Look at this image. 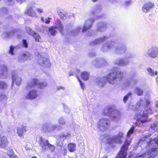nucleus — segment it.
Here are the masks:
<instances>
[{
  "instance_id": "1",
  "label": "nucleus",
  "mask_w": 158,
  "mask_h": 158,
  "mask_svg": "<svg viewBox=\"0 0 158 158\" xmlns=\"http://www.w3.org/2000/svg\"><path fill=\"white\" fill-rule=\"evenodd\" d=\"M150 104V100L146 98L144 100L140 99L139 101L137 103L136 108L134 109V110L137 111V113L135 114V118L137 120L135 123L137 126H141L143 123L149 121L148 114L141 109L143 108L147 111V109H146V108H147Z\"/></svg>"
},
{
  "instance_id": "2",
  "label": "nucleus",
  "mask_w": 158,
  "mask_h": 158,
  "mask_svg": "<svg viewBox=\"0 0 158 158\" xmlns=\"http://www.w3.org/2000/svg\"><path fill=\"white\" fill-rule=\"evenodd\" d=\"M123 76V73L120 71L115 70L110 73L106 77L98 78L96 79V84L100 87H103L106 84V80L109 83L114 84L118 81H119Z\"/></svg>"
},
{
  "instance_id": "3",
  "label": "nucleus",
  "mask_w": 158,
  "mask_h": 158,
  "mask_svg": "<svg viewBox=\"0 0 158 158\" xmlns=\"http://www.w3.org/2000/svg\"><path fill=\"white\" fill-rule=\"evenodd\" d=\"M134 130V127L132 126L128 131L127 134V138L126 139V142L124 145L122 147L120 152L118 154V156L123 158H126L127 155V150L128 148V146L130 145L131 142V139L129 138L133 133Z\"/></svg>"
},
{
  "instance_id": "4",
  "label": "nucleus",
  "mask_w": 158,
  "mask_h": 158,
  "mask_svg": "<svg viewBox=\"0 0 158 158\" xmlns=\"http://www.w3.org/2000/svg\"><path fill=\"white\" fill-rule=\"evenodd\" d=\"M101 10V8L100 6H96L95 10L91 11L90 12L91 15L94 16V15L97 13L100 12ZM94 17V16L93 18L88 19L86 20L82 29V31L83 32H85L91 28L92 24L95 21Z\"/></svg>"
},
{
  "instance_id": "5",
  "label": "nucleus",
  "mask_w": 158,
  "mask_h": 158,
  "mask_svg": "<svg viewBox=\"0 0 158 158\" xmlns=\"http://www.w3.org/2000/svg\"><path fill=\"white\" fill-rule=\"evenodd\" d=\"M38 142L40 146L42 148V150H46L48 148L51 152H53L55 150V146L50 144L48 140L41 136H40Z\"/></svg>"
},
{
  "instance_id": "6",
  "label": "nucleus",
  "mask_w": 158,
  "mask_h": 158,
  "mask_svg": "<svg viewBox=\"0 0 158 158\" xmlns=\"http://www.w3.org/2000/svg\"><path fill=\"white\" fill-rule=\"evenodd\" d=\"M110 121L107 118L100 119L98 123L97 127L102 131H104L108 129L110 127Z\"/></svg>"
},
{
  "instance_id": "7",
  "label": "nucleus",
  "mask_w": 158,
  "mask_h": 158,
  "mask_svg": "<svg viewBox=\"0 0 158 158\" xmlns=\"http://www.w3.org/2000/svg\"><path fill=\"white\" fill-rule=\"evenodd\" d=\"M123 133L122 132H120L117 135H115L110 137L107 140V143L111 145L115 143L120 144L122 142Z\"/></svg>"
},
{
  "instance_id": "8",
  "label": "nucleus",
  "mask_w": 158,
  "mask_h": 158,
  "mask_svg": "<svg viewBox=\"0 0 158 158\" xmlns=\"http://www.w3.org/2000/svg\"><path fill=\"white\" fill-rule=\"evenodd\" d=\"M133 57V55L131 54L127 53L124 58L118 59L114 61V63L115 64L118 65L125 66L129 63V59Z\"/></svg>"
},
{
  "instance_id": "9",
  "label": "nucleus",
  "mask_w": 158,
  "mask_h": 158,
  "mask_svg": "<svg viewBox=\"0 0 158 158\" xmlns=\"http://www.w3.org/2000/svg\"><path fill=\"white\" fill-rule=\"evenodd\" d=\"M12 73V86H13L14 83H15L17 85L19 86L21 82L22 77L18 75L16 70L13 71Z\"/></svg>"
},
{
  "instance_id": "10",
  "label": "nucleus",
  "mask_w": 158,
  "mask_h": 158,
  "mask_svg": "<svg viewBox=\"0 0 158 158\" xmlns=\"http://www.w3.org/2000/svg\"><path fill=\"white\" fill-rule=\"evenodd\" d=\"M121 117V114L120 112L118 110L113 109L110 116V118L112 121L117 122Z\"/></svg>"
},
{
  "instance_id": "11",
  "label": "nucleus",
  "mask_w": 158,
  "mask_h": 158,
  "mask_svg": "<svg viewBox=\"0 0 158 158\" xmlns=\"http://www.w3.org/2000/svg\"><path fill=\"white\" fill-rule=\"evenodd\" d=\"M31 56V54L27 52L20 55L18 57V61L19 63L23 62L30 59Z\"/></svg>"
},
{
  "instance_id": "12",
  "label": "nucleus",
  "mask_w": 158,
  "mask_h": 158,
  "mask_svg": "<svg viewBox=\"0 0 158 158\" xmlns=\"http://www.w3.org/2000/svg\"><path fill=\"white\" fill-rule=\"evenodd\" d=\"M8 75V68L5 65H2L0 67V78L5 79Z\"/></svg>"
},
{
  "instance_id": "13",
  "label": "nucleus",
  "mask_w": 158,
  "mask_h": 158,
  "mask_svg": "<svg viewBox=\"0 0 158 158\" xmlns=\"http://www.w3.org/2000/svg\"><path fill=\"white\" fill-rule=\"evenodd\" d=\"M158 51V47H152L148 50L147 55L150 57L155 58L157 57Z\"/></svg>"
},
{
  "instance_id": "14",
  "label": "nucleus",
  "mask_w": 158,
  "mask_h": 158,
  "mask_svg": "<svg viewBox=\"0 0 158 158\" xmlns=\"http://www.w3.org/2000/svg\"><path fill=\"white\" fill-rule=\"evenodd\" d=\"M116 44V43L114 41H108L106 43V46H103L101 48L102 51L104 52L108 51L110 49L112 48L113 47H114V48L115 49V46Z\"/></svg>"
},
{
  "instance_id": "15",
  "label": "nucleus",
  "mask_w": 158,
  "mask_h": 158,
  "mask_svg": "<svg viewBox=\"0 0 158 158\" xmlns=\"http://www.w3.org/2000/svg\"><path fill=\"white\" fill-rule=\"evenodd\" d=\"M38 62L41 66L49 67L51 66L49 60L45 58L41 57L38 60Z\"/></svg>"
},
{
  "instance_id": "16",
  "label": "nucleus",
  "mask_w": 158,
  "mask_h": 158,
  "mask_svg": "<svg viewBox=\"0 0 158 158\" xmlns=\"http://www.w3.org/2000/svg\"><path fill=\"white\" fill-rule=\"evenodd\" d=\"M38 93L37 90L32 89L29 91L26 96V98L27 99H33L36 98L38 97Z\"/></svg>"
},
{
  "instance_id": "17",
  "label": "nucleus",
  "mask_w": 158,
  "mask_h": 158,
  "mask_svg": "<svg viewBox=\"0 0 158 158\" xmlns=\"http://www.w3.org/2000/svg\"><path fill=\"white\" fill-rule=\"evenodd\" d=\"M57 126L55 125L48 124L43 125V128L45 132H50L56 129Z\"/></svg>"
},
{
  "instance_id": "18",
  "label": "nucleus",
  "mask_w": 158,
  "mask_h": 158,
  "mask_svg": "<svg viewBox=\"0 0 158 158\" xmlns=\"http://www.w3.org/2000/svg\"><path fill=\"white\" fill-rule=\"evenodd\" d=\"M106 63V60L104 59L101 58L97 59L92 62L93 64L97 67L104 65Z\"/></svg>"
},
{
  "instance_id": "19",
  "label": "nucleus",
  "mask_w": 158,
  "mask_h": 158,
  "mask_svg": "<svg viewBox=\"0 0 158 158\" xmlns=\"http://www.w3.org/2000/svg\"><path fill=\"white\" fill-rule=\"evenodd\" d=\"M114 51L116 53L118 54L124 55L127 54L126 47L124 46L115 47Z\"/></svg>"
},
{
  "instance_id": "20",
  "label": "nucleus",
  "mask_w": 158,
  "mask_h": 158,
  "mask_svg": "<svg viewBox=\"0 0 158 158\" xmlns=\"http://www.w3.org/2000/svg\"><path fill=\"white\" fill-rule=\"evenodd\" d=\"M107 39V38L105 36L101 37L96 39L94 41L91 42L90 43V45L93 46L101 44L102 42L106 40Z\"/></svg>"
},
{
  "instance_id": "21",
  "label": "nucleus",
  "mask_w": 158,
  "mask_h": 158,
  "mask_svg": "<svg viewBox=\"0 0 158 158\" xmlns=\"http://www.w3.org/2000/svg\"><path fill=\"white\" fill-rule=\"evenodd\" d=\"M39 80L36 79H33L30 81L27 85V89H29L31 88L35 87H37Z\"/></svg>"
},
{
  "instance_id": "22",
  "label": "nucleus",
  "mask_w": 158,
  "mask_h": 158,
  "mask_svg": "<svg viewBox=\"0 0 158 158\" xmlns=\"http://www.w3.org/2000/svg\"><path fill=\"white\" fill-rule=\"evenodd\" d=\"M154 6V4L151 2H147L142 7V9L144 12H147L152 8Z\"/></svg>"
},
{
  "instance_id": "23",
  "label": "nucleus",
  "mask_w": 158,
  "mask_h": 158,
  "mask_svg": "<svg viewBox=\"0 0 158 158\" xmlns=\"http://www.w3.org/2000/svg\"><path fill=\"white\" fill-rule=\"evenodd\" d=\"M56 26L57 30L59 31L62 34L64 29V26L62 23L59 20H57L56 22Z\"/></svg>"
},
{
  "instance_id": "24",
  "label": "nucleus",
  "mask_w": 158,
  "mask_h": 158,
  "mask_svg": "<svg viewBox=\"0 0 158 158\" xmlns=\"http://www.w3.org/2000/svg\"><path fill=\"white\" fill-rule=\"evenodd\" d=\"M26 127L24 125H22L17 128V133L18 135L20 136H23L24 132L26 131Z\"/></svg>"
},
{
  "instance_id": "25",
  "label": "nucleus",
  "mask_w": 158,
  "mask_h": 158,
  "mask_svg": "<svg viewBox=\"0 0 158 158\" xmlns=\"http://www.w3.org/2000/svg\"><path fill=\"white\" fill-rule=\"evenodd\" d=\"M7 139L6 137L2 136L0 138V147H5L7 146Z\"/></svg>"
},
{
  "instance_id": "26",
  "label": "nucleus",
  "mask_w": 158,
  "mask_h": 158,
  "mask_svg": "<svg viewBox=\"0 0 158 158\" xmlns=\"http://www.w3.org/2000/svg\"><path fill=\"white\" fill-rule=\"evenodd\" d=\"M48 31L51 35L54 36L57 33L58 30L56 27L52 26L49 28Z\"/></svg>"
},
{
  "instance_id": "27",
  "label": "nucleus",
  "mask_w": 158,
  "mask_h": 158,
  "mask_svg": "<svg viewBox=\"0 0 158 158\" xmlns=\"http://www.w3.org/2000/svg\"><path fill=\"white\" fill-rule=\"evenodd\" d=\"M106 23H99L97 28V31H103L106 30Z\"/></svg>"
},
{
  "instance_id": "28",
  "label": "nucleus",
  "mask_w": 158,
  "mask_h": 158,
  "mask_svg": "<svg viewBox=\"0 0 158 158\" xmlns=\"http://www.w3.org/2000/svg\"><path fill=\"white\" fill-rule=\"evenodd\" d=\"M89 77V73L87 72H83L81 74V78L84 80L86 81L88 80Z\"/></svg>"
},
{
  "instance_id": "29",
  "label": "nucleus",
  "mask_w": 158,
  "mask_h": 158,
  "mask_svg": "<svg viewBox=\"0 0 158 158\" xmlns=\"http://www.w3.org/2000/svg\"><path fill=\"white\" fill-rule=\"evenodd\" d=\"M113 109L111 107L106 108L104 110L103 113L105 115H111Z\"/></svg>"
},
{
  "instance_id": "30",
  "label": "nucleus",
  "mask_w": 158,
  "mask_h": 158,
  "mask_svg": "<svg viewBox=\"0 0 158 158\" xmlns=\"http://www.w3.org/2000/svg\"><path fill=\"white\" fill-rule=\"evenodd\" d=\"M147 71L148 74L151 76L157 75L158 73L157 71L154 70L150 67L147 68Z\"/></svg>"
},
{
  "instance_id": "31",
  "label": "nucleus",
  "mask_w": 158,
  "mask_h": 158,
  "mask_svg": "<svg viewBox=\"0 0 158 158\" xmlns=\"http://www.w3.org/2000/svg\"><path fill=\"white\" fill-rule=\"evenodd\" d=\"M137 82V81L134 79H130L129 81L124 83V85L126 86H133L134 85L135 83Z\"/></svg>"
},
{
  "instance_id": "32",
  "label": "nucleus",
  "mask_w": 158,
  "mask_h": 158,
  "mask_svg": "<svg viewBox=\"0 0 158 158\" xmlns=\"http://www.w3.org/2000/svg\"><path fill=\"white\" fill-rule=\"evenodd\" d=\"M26 14L28 15L31 16H35V14L32 8H29L26 12Z\"/></svg>"
},
{
  "instance_id": "33",
  "label": "nucleus",
  "mask_w": 158,
  "mask_h": 158,
  "mask_svg": "<svg viewBox=\"0 0 158 158\" xmlns=\"http://www.w3.org/2000/svg\"><path fill=\"white\" fill-rule=\"evenodd\" d=\"M76 145L75 144L69 143L68 147L69 151L70 152H73L75 150Z\"/></svg>"
},
{
  "instance_id": "34",
  "label": "nucleus",
  "mask_w": 158,
  "mask_h": 158,
  "mask_svg": "<svg viewBox=\"0 0 158 158\" xmlns=\"http://www.w3.org/2000/svg\"><path fill=\"white\" fill-rule=\"evenodd\" d=\"M47 86V84L46 82H40L38 81V83L37 87L40 89H44Z\"/></svg>"
},
{
  "instance_id": "35",
  "label": "nucleus",
  "mask_w": 158,
  "mask_h": 158,
  "mask_svg": "<svg viewBox=\"0 0 158 158\" xmlns=\"http://www.w3.org/2000/svg\"><path fill=\"white\" fill-rule=\"evenodd\" d=\"M35 39V40L37 42H41V39L40 36L38 34L34 32V34L32 35Z\"/></svg>"
},
{
  "instance_id": "36",
  "label": "nucleus",
  "mask_w": 158,
  "mask_h": 158,
  "mask_svg": "<svg viewBox=\"0 0 158 158\" xmlns=\"http://www.w3.org/2000/svg\"><path fill=\"white\" fill-rule=\"evenodd\" d=\"M135 93L137 95L141 96L143 95V91L141 89L137 87L135 89Z\"/></svg>"
},
{
  "instance_id": "37",
  "label": "nucleus",
  "mask_w": 158,
  "mask_h": 158,
  "mask_svg": "<svg viewBox=\"0 0 158 158\" xmlns=\"http://www.w3.org/2000/svg\"><path fill=\"white\" fill-rule=\"evenodd\" d=\"M7 99L6 96L3 94H0V101L4 102H5Z\"/></svg>"
},
{
  "instance_id": "38",
  "label": "nucleus",
  "mask_w": 158,
  "mask_h": 158,
  "mask_svg": "<svg viewBox=\"0 0 158 158\" xmlns=\"http://www.w3.org/2000/svg\"><path fill=\"white\" fill-rule=\"evenodd\" d=\"M151 127L152 129L156 131H158V122L152 124Z\"/></svg>"
},
{
  "instance_id": "39",
  "label": "nucleus",
  "mask_w": 158,
  "mask_h": 158,
  "mask_svg": "<svg viewBox=\"0 0 158 158\" xmlns=\"http://www.w3.org/2000/svg\"><path fill=\"white\" fill-rule=\"evenodd\" d=\"M16 31V30H13L12 31H11L10 32H7L6 34V37H10L12 36H13L15 34V32Z\"/></svg>"
},
{
  "instance_id": "40",
  "label": "nucleus",
  "mask_w": 158,
  "mask_h": 158,
  "mask_svg": "<svg viewBox=\"0 0 158 158\" xmlns=\"http://www.w3.org/2000/svg\"><path fill=\"white\" fill-rule=\"evenodd\" d=\"M7 87V84L3 81H0V89H5Z\"/></svg>"
},
{
  "instance_id": "41",
  "label": "nucleus",
  "mask_w": 158,
  "mask_h": 158,
  "mask_svg": "<svg viewBox=\"0 0 158 158\" xmlns=\"http://www.w3.org/2000/svg\"><path fill=\"white\" fill-rule=\"evenodd\" d=\"M132 94L131 92L129 93L127 95H125L123 98V102H124L125 103L128 100V99L131 96Z\"/></svg>"
},
{
  "instance_id": "42",
  "label": "nucleus",
  "mask_w": 158,
  "mask_h": 158,
  "mask_svg": "<svg viewBox=\"0 0 158 158\" xmlns=\"http://www.w3.org/2000/svg\"><path fill=\"white\" fill-rule=\"evenodd\" d=\"M26 29L27 32L30 35H32L34 34L35 32L32 30L29 27H26Z\"/></svg>"
},
{
  "instance_id": "43",
  "label": "nucleus",
  "mask_w": 158,
  "mask_h": 158,
  "mask_svg": "<svg viewBox=\"0 0 158 158\" xmlns=\"http://www.w3.org/2000/svg\"><path fill=\"white\" fill-rule=\"evenodd\" d=\"M81 30V28L80 27H77L76 29L73 31V33H72V35H75L79 33L80 31Z\"/></svg>"
},
{
  "instance_id": "44",
  "label": "nucleus",
  "mask_w": 158,
  "mask_h": 158,
  "mask_svg": "<svg viewBox=\"0 0 158 158\" xmlns=\"http://www.w3.org/2000/svg\"><path fill=\"white\" fill-rule=\"evenodd\" d=\"M59 123L60 125H63L65 124V122L63 118L61 117L58 120Z\"/></svg>"
},
{
  "instance_id": "45",
  "label": "nucleus",
  "mask_w": 158,
  "mask_h": 158,
  "mask_svg": "<svg viewBox=\"0 0 158 158\" xmlns=\"http://www.w3.org/2000/svg\"><path fill=\"white\" fill-rule=\"evenodd\" d=\"M63 106H64V111L66 113H69L70 111V110L69 108L65 105H64Z\"/></svg>"
},
{
  "instance_id": "46",
  "label": "nucleus",
  "mask_w": 158,
  "mask_h": 158,
  "mask_svg": "<svg viewBox=\"0 0 158 158\" xmlns=\"http://www.w3.org/2000/svg\"><path fill=\"white\" fill-rule=\"evenodd\" d=\"M70 135L69 134L67 135H65L64 134H61L59 135V137L61 138H63V139H65L67 137H70Z\"/></svg>"
},
{
  "instance_id": "47",
  "label": "nucleus",
  "mask_w": 158,
  "mask_h": 158,
  "mask_svg": "<svg viewBox=\"0 0 158 158\" xmlns=\"http://www.w3.org/2000/svg\"><path fill=\"white\" fill-rule=\"evenodd\" d=\"M145 156L146 155L144 153L142 154H138L135 156V158H145Z\"/></svg>"
},
{
  "instance_id": "48",
  "label": "nucleus",
  "mask_w": 158,
  "mask_h": 158,
  "mask_svg": "<svg viewBox=\"0 0 158 158\" xmlns=\"http://www.w3.org/2000/svg\"><path fill=\"white\" fill-rule=\"evenodd\" d=\"M23 46L27 48L28 47V43L27 42V40H23Z\"/></svg>"
},
{
  "instance_id": "49",
  "label": "nucleus",
  "mask_w": 158,
  "mask_h": 158,
  "mask_svg": "<svg viewBox=\"0 0 158 158\" xmlns=\"http://www.w3.org/2000/svg\"><path fill=\"white\" fill-rule=\"evenodd\" d=\"M8 5H11L13 3V0H4Z\"/></svg>"
},
{
  "instance_id": "50",
  "label": "nucleus",
  "mask_w": 158,
  "mask_h": 158,
  "mask_svg": "<svg viewBox=\"0 0 158 158\" xmlns=\"http://www.w3.org/2000/svg\"><path fill=\"white\" fill-rule=\"evenodd\" d=\"M14 47L12 46H11L10 47V49L9 51V53L11 55H13V51H14Z\"/></svg>"
},
{
  "instance_id": "51",
  "label": "nucleus",
  "mask_w": 158,
  "mask_h": 158,
  "mask_svg": "<svg viewBox=\"0 0 158 158\" xmlns=\"http://www.w3.org/2000/svg\"><path fill=\"white\" fill-rule=\"evenodd\" d=\"M78 81H79L80 83L81 87L83 89H84V88H85V85L84 84L81 82V80L79 78V77H78Z\"/></svg>"
},
{
  "instance_id": "52",
  "label": "nucleus",
  "mask_w": 158,
  "mask_h": 158,
  "mask_svg": "<svg viewBox=\"0 0 158 158\" xmlns=\"http://www.w3.org/2000/svg\"><path fill=\"white\" fill-rule=\"evenodd\" d=\"M95 55V53L93 51L90 52L89 54V56L90 57H92Z\"/></svg>"
},
{
  "instance_id": "53",
  "label": "nucleus",
  "mask_w": 158,
  "mask_h": 158,
  "mask_svg": "<svg viewBox=\"0 0 158 158\" xmlns=\"http://www.w3.org/2000/svg\"><path fill=\"white\" fill-rule=\"evenodd\" d=\"M51 18H46L45 19V22H44L46 24H48L50 22V21L49 20L51 19Z\"/></svg>"
},
{
  "instance_id": "54",
  "label": "nucleus",
  "mask_w": 158,
  "mask_h": 158,
  "mask_svg": "<svg viewBox=\"0 0 158 158\" xmlns=\"http://www.w3.org/2000/svg\"><path fill=\"white\" fill-rule=\"evenodd\" d=\"M1 10L2 11V12L4 13H6L7 11V9L5 7H2L1 8Z\"/></svg>"
},
{
  "instance_id": "55",
  "label": "nucleus",
  "mask_w": 158,
  "mask_h": 158,
  "mask_svg": "<svg viewBox=\"0 0 158 158\" xmlns=\"http://www.w3.org/2000/svg\"><path fill=\"white\" fill-rule=\"evenodd\" d=\"M36 11L39 13H42L43 12V10L42 9L37 8Z\"/></svg>"
},
{
  "instance_id": "56",
  "label": "nucleus",
  "mask_w": 158,
  "mask_h": 158,
  "mask_svg": "<svg viewBox=\"0 0 158 158\" xmlns=\"http://www.w3.org/2000/svg\"><path fill=\"white\" fill-rule=\"evenodd\" d=\"M56 89L57 90H59L60 89L64 90V88L62 86H58L56 87Z\"/></svg>"
},
{
  "instance_id": "57",
  "label": "nucleus",
  "mask_w": 158,
  "mask_h": 158,
  "mask_svg": "<svg viewBox=\"0 0 158 158\" xmlns=\"http://www.w3.org/2000/svg\"><path fill=\"white\" fill-rule=\"evenodd\" d=\"M24 0H16V1L20 4L22 3L23 1H24Z\"/></svg>"
},
{
  "instance_id": "58",
  "label": "nucleus",
  "mask_w": 158,
  "mask_h": 158,
  "mask_svg": "<svg viewBox=\"0 0 158 158\" xmlns=\"http://www.w3.org/2000/svg\"><path fill=\"white\" fill-rule=\"evenodd\" d=\"M91 31H89L88 33L87 34V36H91Z\"/></svg>"
},
{
  "instance_id": "59",
  "label": "nucleus",
  "mask_w": 158,
  "mask_h": 158,
  "mask_svg": "<svg viewBox=\"0 0 158 158\" xmlns=\"http://www.w3.org/2000/svg\"><path fill=\"white\" fill-rule=\"evenodd\" d=\"M130 3V2L128 1H126L125 4L126 5H129Z\"/></svg>"
},
{
  "instance_id": "60",
  "label": "nucleus",
  "mask_w": 158,
  "mask_h": 158,
  "mask_svg": "<svg viewBox=\"0 0 158 158\" xmlns=\"http://www.w3.org/2000/svg\"><path fill=\"white\" fill-rule=\"evenodd\" d=\"M12 158H18L15 155H12L11 156Z\"/></svg>"
},
{
  "instance_id": "61",
  "label": "nucleus",
  "mask_w": 158,
  "mask_h": 158,
  "mask_svg": "<svg viewBox=\"0 0 158 158\" xmlns=\"http://www.w3.org/2000/svg\"><path fill=\"white\" fill-rule=\"evenodd\" d=\"M41 20L43 22H45V19L44 20L43 18H42L41 19Z\"/></svg>"
},
{
  "instance_id": "62",
  "label": "nucleus",
  "mask_w": 158,
  "mask_h": 158,
  "mask_svg": "<svg viewBox=\"0 0 158 158\" xmlns=\"http://www.w3.org/2000/svg\"><path fill=\"white\" fill-rule=\"evenodd\" d=\"M63 146V144H60V145H59V146H60V147H62Z\"/></svg>"
},
{
  "instance_id": "63",
  "label": "nucleus",
  "mask_w": 158,
  "mask_h": 158,
  "mask_svg": "<svg viewBox=\"0 0 158 158\" xmlns=\"http://www.w3.org/2000/svg\"><path fill=\"white\" fill-rule=\"evenodd\" d=\"M63 150H64V152H65V153H66L67 152V150H66V149H63Z\"/></svg>"
},
{
  "instance_id": "64",
  "label": "nucleus",
  "mask_w": 158,
  "mask_h": 158,
  "mask_svg": "<svg viewBox=\"0 0 158 158\" xmlns=\"http://www.w3.org/2000/svg\"><path fill=\"white\" fill-rule=\"evenodd\" d=\"M31 158H37L36 156H34L32 157Z\"/></svg>"
}]
</instances>
